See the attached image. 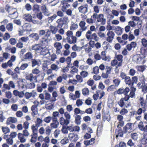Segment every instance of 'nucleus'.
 I'll use <instances>...</instances> for the list:
<instances>
[{
	"label": "nucleus",
	"mask_w": 147,
	"mask_h": 147,
	"mask_svg": "<svg viewBox=\"0 0 147 147\" xmlns=\"http://www.w3.org/2000/svg\"><path fill=\"white\" fill-rule=\"evenodd\" d=\"M68 137L70 140L72 142H76L78 139V135L76 134L69 133Z\"/></svg>",
	"instance_id": "13"
},
{
	"label": "nucleus",
	"mask_w": 147,
	"mask_h": 147,
	"mask_svg": "<svg viewBox=\"0 0 147 147\" xmlns=\"http://www.w3.org/2000/svg\"><path fill=\"white\" fill-rule=\"evenodd\" d=\"M6 28L8 31H11L13 28V24L12 23H9L7 24Z\"/></svg>",
	"instance_id": "53"
},
{
	"label": "nucleus",
	"mask_w": 147,
	"mask_h": 147,
	"mask_svg": "<svg viewBox=\"0 0 147 147\" xmlns=\"http://www.w3.org/2000/svg\"><path fill=\"white\" fill-rule=\"evenodd\" d=\"M17 121V119L16 118L14 117H10L8 118L7 121V124L8 125L10 123H15Z\"/></svg>",
	"instance_id": "27"
},
{
	"label": "nucleus",
	"mask_w": 147,
	"mask_h": 147,
	"mask_svg": "<svg viewBox=\"0 0 147 147\" xmlns=\"http://www.w3.org/2000/svg\"><path fill=\"white\" fill-rule=\"evenodd\" d=\"M107 41L110 43H111L115 37L114 32L112 31H108L107 33Z\"/></svg>",
	"instance_id": "6"
},
{
	"label": "nucleus",
	"mask_w": 147,
	"mask_h": 147,
	"mask_svg": "<svg viewBox=\"0 0 147 147\" xmlns=\"http://www.w3.org/2000/svg\"><path fill=\"white\" fill-rule=\"evenodd\" d=\"M51 68L52 70L55 71H57L59 69V67L55 64H52L51 65Z\"/></svg>",
	"instance_id": "50"
},
{
	"label": "nucleus",
	"mask_w": 147,
	"mask_h": 147,
	"mask_svg": "<svg viewBox=\"0 0 147 147\" xmlns=\"http://www.w3.org/2000/svg\"><path fill=\"white\" fill-rule=\"evenodd\" d=\"M123 56L121 55H117L115 57V58L119 62H122L123 60Z\"/></svg>",
	"instance_id": "61"
},
{
	"label": "nucleus",
	"mask_w": 147,
	"mask_h": 147,
	"mask_svg": "<svg viewBox=\"0 0 147 147\" xmlns=\"http://www.w3.org/2000/svg\"><path fill=\"white\" fill-rule=\"evenodd\" d=\"M78 9L80 12L83 14L86 13L88 12V5L81 6L78 8Z\"/></svg>",
	"instance_id": "17"
},
{
	"label": "nucleus",
	"mask_w": 147,
	"mask_h": 147,
	"mask_svg": "<svg viewBox=\"0 0 147 147\" xmlns=\"http://www.w3.org/2000/svg\"><path fill=\"white\" fill-rule=\"evenodd\" d=\"M40 7L37 4L34 5L33 7V11H39L40 10Z\"/></svg>",
	"instance_id": "58"
},
{
	"label": "nucleus",
	"mask_w": 147,
	"mask_h": 147,
	"mask_svg": "<svg viewBox=\"0 0 147 147\" xmlns=\"http://www.w3.org/2000/svg\"><path fill=\"white\" fill-rule=\"evenodd\" d=\"M53 105L51 103L45 105V107L48 110H50L53 108Z\"/></svg>",
	"instance_id": "55"
},
{
	"label": "nucleus",
	"mask_w": 147,
	"mask_h": 147,
	"mask_svg": "<svg viewBox=\"0 0 147 147\" xmlns=\"http://www.w3.org/2000/svg\"><path fill=\"white\" fill-rule=\"evenodd\" d=\"M120 80L118 78H116L113 80V82L114 84L117 87L120 83Z\"/></svg>",
	"instance_id": "41"
},
{
	"label": "nucleus",
	"mask_w": 147,
	"mask_h": 147,
	"mask_svg": "<svg viewBox=\"0 0 147 147\" xmlns=\"http://www.w3.org/2000/svg\"><path fill=\"white\" fill-rule=\"evenodd\" d=\"M81 118V116L78 115H76L75 117V122L77 125H79L80 124Z\"/></svg>",
	"instance_id": "36"
},
{
	"label": "nucleus",
	"mask_w": 147,
	"mask_h": 147,
	"mask_svg": "<svg viewBox=\"0 0 147 147\" xmlns=\"http://www.w3.org/2000/svg\"><path fill=\"white\" fill-rule=\"evenodd\" d=\"M131 136L134 141H135L138 139V135L136 133H132L131 135Z\"/></svg>",
	"instance_id": "54"
},
{
	"label": "nucleus",
	"mask_w": 147,
	"mask_h": 147,
	"mask_svg": "<svg viewBox=\"0 0 147 147\" xmlns=\"http://www.w3.org/2000/svg\"><path fill=\"white\" fill-rule=\"evenodd\" d=\"M32 66L34 67L36 65H39L40 64V60H37L35 59H32Z\"/></svg>",
	"instance_id": "30"
},
{
	"label": "nucleus",
	"mask_w": 147,
	"mask_h": 147,
	"mask_svg": "<svg viewBox=\"0 0 147 147\" xmlns=\"http://www.w3.org/2000/svg\"><path fill=\"white\" fill-rule=\"evenodd\" d=\"M37 95V93L34 92L33 91L31 92H26L25 93L24 95L26 98L27 99L30 98L31 97H32L34 98Z\"/></svg>",
	"instance_id": "16"
},
{
	"label": "nucleus",
	"mask_w": 147,
	"mask_h": 147,
	"mask_svg": "<svg viewBox=\"0 0 147 147\" xmlns=\"http://www.w3.org/2000/svg\"><path fill=\"white\" fill-rule=\"evenodd\" d=\"M40 8L42 13L45 16H49V15L50 13L48 9L47 8L45 5H42Z\"/></svg>",
	"instance_id": "15"
},
{
	"label": "nucleus",
	"mask_w": 147,
	"mask_h": 147,
	"mask_svg": "<svg viewBox=\"0 0 147 147\" xmlns=\"http://www.w3.org/2000/svg\"><path fill=\"white\" fill-rule=\"evenodd\" d=\"M129 89L128 87H126L125 89L120 88L117 91V93L119 94H123L125 95L127 94L129 91Z\"/></svg>",
	"instance_id": "10"
},
{
	"label": "nucleus",
	"mask_w": 147,
	"mask_h": 147,
	"mask_svg": "<svg viewBox=\"0 0 147 147\" xmlns=\"http://www.w3.org/2000/svg\"><path fill=\"white\" fill-rule=\"evenodd\" d=\"M78 27V25L74 23L73 22H71L70 29L71 30H74L77 28Z\"/></svg>",
	"instance_id": "37"
},
{
	"label": "nucleus",
	"mask_w": 147,
	"mask_h": 147,
	"mask_svg": "<svg viewBox=\"0 0 147 147\" xmlns=\"http://www.w3.org/2000/svg\"><path fill=\"white\" fill-rule=\"evenodd\" d=\"M42 120L39 118H38L36 119V122L35 125L38 127H39L42 124Z\"/></svg>",
	"instance_id": "47"
},
{
	"label": "nucleus",
	"mask_w": 147,
	"mask_h": 147,
	"mask_svg": "<svg viewBox=\"0 0 147 147\" xmlns=\"http://www.w3.org/2000/svg\"><path fill=\"white\" fill-rule=\"evenodd\" d=\"M28 65L27 63H23L20 66V69L21 70H24L28 67Z\"/></svg>",
	"instance_id": "51"
},
{
	"label": "nucleus",
	"mask_w": 147,
	"mask_h": 147,
	"mask_svg": "<svg viewBox=\"0 0 147 147\" xmlns=\"http://www.w3.org/2000/svg\"><path fill=\"white\" fill-rule=\"evenodd\" d=\"M36 78L37 77L36 76H34L32 74H27L26 76V79L30 81H34V82H36Z\"/></svg>",
	"instance_id": "14"
},
{
	"label": "nucleus",
	"mask_w": 147,
	"mask_h": 147,
	"mask_svg": "<svg viewBox=\"0 0 147 147\" xmlns=\"http://www.w3.org/2000/svg\"><path fill=\"white\" fill-rule=\"evenodd\" d=\"M59 26L58 25L57 26L51 25L49 27V29H47V32L45 37L42 38L41 41L43 43L45 44L48 43L50 41V40L49 37L51 35V33L53 34H56L58 30V27Z\"/></svg>",
	"instance_id": "1"
},
{
	"label": "nucleus",
	"mask_w": 147,
	"mask_h": 147,
	"mask_svg": "<svg viewBox=\"0 0 147 147\" xmlns=\"http://www.w3.org/2000/svg\"><path fill=\"white\" fill-rule=\"evenodd\" d=\"M52 120L53 122L51 123L50 125L51 127L53 128H57L58 127L59 124L58 120H57L56 119H52Z\"/></svg>",
	"instance_id": "20"
},
{
	"label": "nucleus",
	"mask_w": 147,
	"mask_h": 147,
	"mask_svg": "<svg viewBox=\"0 0 147 147\" xmlns=\"http://www.w3.org/2000/svg\"><path fill=\"white\" fill-rule=\"evenodd\" d=\"M59 115V112L58 111H54L53 112L52 114L53 116L52 117V119H56L57 120H58L57 117H58Z\"/></svg>",
	"instance_id": "43"
},
{
	"label": "nucleus",
	"mask_w": 147,
	"mask_h": 147,
	"mask_svg": "<svg viewBox=\"0 0 147 147\" xmlns=\"http://www.w3.org/2000/svg\"><path fill=\"white\" fill-rule=\"evenodd\" d=\"M59 122L60 124L62 125H67L69 123L68 121L63 117L60 118Z\"/></svg>",
	"instance_id": "26"
},
{
	"label": "nucleus",
	"mask_w": 147,
	"mask_h": 147,
	"mask_svg": "<svg viewBox=\"0 0 147 147\" xmlns=\"http://www.w3.org/2000/svg\"><path fill=\"white\" fill-rule=\"evenodd\" d=\"M68 129L67 127L63 126L61 129L62 132L64 134H67L68 133Z\"/></svg>",
	"instance_id": "63"
},
{
	"label": "nucleus",
	"mask_w": 147,
	"mask_h": 147,
	"mask_svg": "<svg viewBox=\"0 0 147 147\" xmlns=\"http://www.w3.org/2000/svg\"><path fill=\"white\" fill-rule=\"evenodd\" d=\"M23 17L24 19L26 21L31 22L32 17L30 14H24L23 15Z\"/></svg>",
	"instance_id": "21"
},
{
	"label": "nucleus",
	"mask_w": 147,
	"mask_h": 147,
	"mask_svg": "<svg viewBox=\"0 0 147 147\" xmlns=\"http://www.w3.org/2000/svg\"><path fill=\"white\" fill-rule=\"evenodd\" d=\"M33 57V55L31 53L28 52L25 54L24 57V59H32Z\"/></svg>",
	"instance_id": "28"
},
{
	"label": "nucleus",
	"mask_w": 147,
	"mask_h": 147,
	"mask_svg": "<svg viewBox=\"0 0 147 147\" xmlns=\"http://www.w3.org/2000/svg\"><path fill=\"white\" fill-rule=\"evenodd\" d=\"M83 94L84 96L88 95L89 93V91L87 88H84L82 90Z\"/></svg>",
	"instance_id": "45"
},
{
	"label": "nucleus",
	"mask_w": 147,
	"mask_h": 147,
	"mask_svg": "<svg viewBox=\"0 0 147 147\" xmlns=\"http://www.w3.org/2000/svg\"><path fill=\"white\" fill-rule=\"evenodd\" d=\"M142 86V91L145 93L147 92V84H145L144 82Z\"/></svg>",
	"instance_id": "48"
},
{
	"label": "nucleus",
	"mask_w": 147,
	"mask_h": 147,
	"mask_svg": "<svg viewBox=\"0 0 147 147\" xmlns=\"http://www.w3.org/2000/svg\"><path fill=\"white\" fill-rule=\"evenodd\" d=\"M44 95L45 99V100H49L50 99L51 95L48 92H45L44 93Z\"/></svg>",
	"instance_id": "52"
},
{
	"label": "nucleus",
	"mask_w": 147,
	"mask_h": 147,
	"mask_svg": "<svg viewBox=\"0 0 147 147\" xmlns=\"http://www.w3.org/2000/svg\"><path fill=\"white\" fill-rule=\"evenodd\" d=\"M136 45V43L135 42H131L130 44H128L127 45V49L128 51H130L132 50V48H135Z\"/></svg>",
	"instance_id": "22"
},
{
	"label": "nucleus",
	"mask_w": 147,
	"mask_h": 147,
	"mask_svg": "<svg viewBox=\"0 0 147 147\" xmlns=\"http://www.w3.org/2000/svg\"><path fill=\"white\" fill-rule=\"evenodd\" d=\"M32 49L38 52H40V54L45 56L47 55L50 56L51 53L49 50L46 47H43L41 44H35L32 47Z\"/></svg>",
	"instance_id": "2"
},
{
	"label": "nucleus",
	"mask_w": 147,
	"mask_h": 147,
	"mask_svg": "<svg viewBox=\"0 0 147 147\" xmlns=\"http://www.w3.org/2000/svg\"><path fill=\"white\" fill-rule=\"evenodd\" d=\"M77 38L74 36L67 40V42L70 44H75L77 42Z\"/></svg>",
	"instance_id": "24"
},
{
	"label": "nucleus",
	"mask_w": 147,
	"mask_h": 147,
	"mask_svg": "<svg viewBox=\"0 0 147 147\" xmlns=\"http://www.w3.org/2000/svg\"><path fill=\"white\" fill-rule=\"evenodd\" d=\"M145 56L142 54H136L134 55L132 58V60L134 62L138 63H143L142 61Z\"/></svg>",
	"instance_id": "4"
},
{
	"label": "nucleus",
	"mask_w": 147,
	"mask_h": 147,
	"mask_svg": "<svg viewBox=\"0 0 147 147\" xmlns=\"http://www.w3.org/2000/svg\"><path fill=\"white\" fill-rule=\"evenodd\" d=\"M138 127L141 130L144 131H147V123L145 122L143 123L142 122H140L138 124Z\"/></svg>",
	"instance_id": "12"
},
{
	"label": "nucleus",
	"mask_w": 147,
	"mask_h": 147,
	"mask_svg": "<svg viewBox=\"0 0 147 147\" xmlns=\"http://www.w3.org/2000/svg\"><path fill=\"white\" fill-rule=\"evenodd\" d=\"M66 35L67 36L66 39L67 40L74 36L73 32L71 30H68L66 32Z\"/></svg>",
	"instance_id": "35"
},
{
	"label": "nucleus",
	"mask_w": 147,
	"mask_h": 147,
	"mask_svg": "<svg viewBox=\"0 0 147 147\" xmlns=\"http://www.w3.org/2000/svg\"><path fill=\"white\" fill-rule=\"evenodd\" d=\"M86 36L88 40H93L96 41H98L99 39L96 33L92 34V32L90 31H88L87 32Z\"/></svg>",
	"instance_id": "5"
},
{
	"label": "nucleus",
	"mask_w": 147,
	"mask_h": 147,
	"mask_svg": "<svg viewBox=\"0 0 147 147\" xmlns=\"http://www.w3.org/2000/svg\"><path fill=\"white\" fill-rule=\"evenodd\" d=\"M69 20L68 18L66 16L64 18H61L57 20L56 21L59 26L62 27L63 25L65 24V27L66 28L68 27V26L67 24L69 22Z\"/></svg>",
	"instance_id": "3"
},
{
	"label": "nucleus",
	"mask_w": 147,
	"mask_h": 147,
	"mask_svg": "<svg viewBox=\"0 0 147 147\" xmlns=\"http://www.w3.org/2000/svg\"><path fill=\"white\" fill-rule=\"evenodd\" d=\"M55 39H56V40L58 41H59L62 39V36L59 34H55Z\"/></svg>",
	"instance_id": "57"
},
{
	"label": "nucleus",
	"mask_w": 147,
	"mask_h": 147,
	"mask_svg": "<svg viewBox=\"0 0 147 147\" xmlns=\"http://www.w3.org/2000/svg\"><path fill=\"white\" fill-rule=\"evenodd\" d=\"M37 136L38 135H33V134H32L31 135V138L30 140V142L32 143L35 142L36 141Z\"/></svg>",
	"instance_id": "46"
},
{
	"label": "nucleus",
	"mask_w": 147,
	"mask_h": 147,
	"mask_svg": "<svg viewBox=\"0 0 147 147\" xmlns=\"http://www.w3.org/2000/svg\"><path fill=\"white\" fill-rule=\"evenodd\" d=\"M57 96L58 94L57 92L56 91H54L52 93V96L54 98L51 100L50 101L51 102H53L56 101L57 99L55 98L57 97Z\"/></svg>",
	"instance_id": "49"
},
{
	"label": "nucleus",
	"mask_w": 147,
	"mask_h": 147,
	"mask_svg": "<svg viewBox=\"0 0 147 147\" xmlns=\"http://www.w3.org/2000/svg\"><path fill=\"white\" fill-rule=\"evenodd\" d=\"M141 54L146 57L147 55V47H142L140 49Z\"/></svg>",
	"instance_id": "29"
},
{
	"label": "nucleus",
	"mask_w": 147,
	"mask_h": 147,
	"mask_svg": "<svg viewBox=\"0 0 147 147\" xmlns=\"http://www.w3.org/2000/svg\"><path fill=\"white\" fill-rule=\"evenodd\" d=\"M123 29L119 26H117L115 28L116 33L118 35H121L123 31Z\"/></svg>",
	"instance_id": "25"
},
{
	"label": "nucleus",
	"mask_w": 147,
	"mask_h": 147,
	"mask_svg": "<svg viewBox=\"0 0 147 147\" xmlns=\"http://www.w3.org/2000/svg\"><path fill=\"white\" fill-rule=\"evenodd\" d=\"M35 86V84L33 82L29 83L27 84L26 87L27 88L31 89L34 88Z\"/></svg>",
	"instance_id": "40"
},
{
	"label": "nucleus",
	"mask_w": 147,
	"mask_h": 147,
	"mask_svg": "<svg viewBox=\"0 0 147 147\" xmlns=\"http://www.w3.org/2000/svg\"><path fill=\"white\" fill-rule=\"evenodd\" d=\"M54 47L56 49V53L57 55L61 53V49L62 48L61 44L58 42H56L54 44Z\"/></svg>",
	"instance_id": "8"
},
{
	"label": "nucleus",
	"mask_w": 147,
	"mask_h": 147,
	"mask_svg": "<svg viewBox=\"0 0 147 147\" xmlns=\"http://www.w3.org/2000/svg\"><path fill=\"white\" fill-rule=\"evenodd\" d=\"M141 143L143 144H147V134H144L141 140Z\"/></svg>",
	"instance_id": "32"
},
{
	"label": "nucleus",
	"mask_w": 147,
	"mask_h": 147,
	"mask_svg": "<svg viewBox=\"0 0 147 147\" xmlns=\"http://www.w3.org/2000/svg\"><path fill=\"white\" fill-rule=\"evenodd\" d=\"M64 114L65 117L66 118L65 119L69 123L70 120L71 119V116L70 114L67 111H66Z\"/></svg>",
	"instance_id": "39"
},
{
	"label": "nucleus",
	"mask_w": 147,
	"mask_h": 147,
	"mask_svg": "<svg viewBox=\"0 0 147 147\" xmlns=\"http://www.w3.org/2000/svg\"><path fill=\"white\" fill-rule=\"evenodd\" d=\"M124 82L126 84H127L129 85L132 86V81H131V79L128 76L126 77V78L124 80Z\"/></svg>",
	"instance_id": "34"
},
{
	"label": "nucleus",
	"mask_w": 147,
	"mask_h": 147,
	"mask_svg": "<svg viewBox=\"0 0 147 147\" xmlns=\"http://www.w3.org/2000/svg\"><path fill=\"white\" fill-rule=\"evenodd\" d=\"M144 34L147 36V25L144 26L142 29Z\"/></svg>",
	"instance_id": "64"
},
{
	"label": "nucleus",
	"mask_w": 147,
	"mask_h": 147,
	"mask_svg": "<svg viewBox=\"0 0 147 147\" xmlns=\"http://www.w3.org/2000/svg\"><path fill=\"white\" fill-rule=\"evenodd\" d=\"M35 124H33L31 126V129L32 131V134L33 135H38V127Z\"/></svg>",
	"instance_id": "18"
},
{
	"label": "nucleus",
	"mask_w": 147,
	"mask_h": 147,
	"mask_svg": "<svg viewBox=\"0 0 147 147\" xmlns=\"http://www.w3.org/2000/svg\"><path fill=\"white\" fill-rule=\"evenodd\" d=\"M96 22H101V24L102 25H104L106 23V19L104 18V15L102 14H98V16Z\"/></svg>",
	"instance_id": "11"
},
{
	"label": "nucleus",
	"mask_w": 147,
	"mask_h": 147,
	"mask_svg": "<svg viewBox=\"0 0 147 147\" xmlns=\"http://www.w3.org/2000/svg\"><path fill=\"white\" fill-rule=\"evenodd\" d=\"M140 17H143L144 18L147 19V9H145L144 10Z\"/></svg>",
	"instance_id": "60"
},
{
	"label": "nucleus",
	"mask_w": 147,
	"mask_h": 147,
	"mask_svg": "<svg viewBox=\"0 0 147 147\" xmlns=\"http://www.w3.org/2000/svg\"><path fill=\"white\" fill-rule=\"evenodd\" d=\"M99 69L97 66H96L93 67L92 71L94 74H97L99 73Z\"/></svg>",
	"instance_id": "59"
},
{
	"label": "nucleus",
	"mask_w": 147,
	"mask_h": 147,
	"mask_svg": "<svg viewBox=\"0 0 147 147\" xmlns=\"http://www.w3.org/2000/svg\"><path fill=\"white\" fill-rule=\"evenodd\" d=\"M57 17V15L54 14L53 16L48 18V22L49 23H51Z\"/></svg>",
	"instance_id": "42"
},
{
	"label": "nucleus",
	"mask_w": 147,
	"mask_h": 147,
	"mask_svg": "<svg viewBox=\"0 0 147 147\" xmlns=\"http://www.w3.org/2000/svg\"><path fill=\"white\" fill-rule=\"evenodd\" d=\"M13 94L16 96H18L20 98H22L24 95V91H18L17 90H15L13 91Z\"/></svg>",
	"instance_id": "19"
},
{
	"label": "nucleus",
	"mask_w": 147,
	"mask_h": 147,
	"mask_svg": "<svg viewBox=\"0 0 147 147\" xmlns=\"http://www.w3.org/2000/svg\"><path fill=\"white\" fill-rule=\"evenodd\" d=\"M2 129L3 132L4 134H6L10 131L9 128L7 127H2Z\"/></svg>",
	"instance_id": "44"
},
{
	"label": "nucleus",
	"mask_w": 147,
	"mask_h": 147,
	"mask_svg": "<svg viewBox=\"0 0 147 147\" xmlns=\"http://www.w3.org/2000/svg\"><path fill=\"white\" fill-rule=\"evenodd\" d=\"M68 142V139L66 138H65L61 140L60 142L61 144L64 145L67 143Z\"/></svg>",
	"instance_id": "62"
},
{
	"label": "nucleus",
	"mask_w": 147,
	"mask_h": 147,
	"mask_svg": "<svg viewBox=\"0 0 147 147\" xmlns=\"http://www.w3.org/2000/svg\"><path fill=\"white\" fill-rule=\"evenodd\" d=\"M132 123H127L123 127V131L124 133L126 134L130 133L132 130Z\"/></svg>",
	"instance_id": "7"
},
{
	"label": "nucleus",
	"mask_w": 147,
	"mask_h": 147,
	"mask_svg": "<svg viewBox=\"0 0 147 147\" xmlns=\"http://www.w3.org/2000/svg\"><path fill=\"white\" fill-rule=\"evenodd\" d=\"M98 16V15L96 13H93V15L91 16L93 20H94V23L96 22V20Z\"/></svg>",
	"instance_id": "56"
},
{
	"label": "nucleus",
	"mask_w": 147,
	"mask_h": 147,
	"mask_svg": "<svg viewBox=\"0 0 147 147\" xmlns=\"http://www.w3.org/2000/svg\"><path fill=\"white\" fill-rule=\"evenodd\" d=\"M85 24L86 23L84 21H81L80 23L79 26L81 27L82 31H85L87 28L85 26Z\"/></svg>",
	"instance_id": "33"
},
{
	"label": "nucleus",
	"mask_w": 147,
	"mask_h": 147,
	"mask_svg": "<svg viewBox=\"0 0 147 147\" xmlns=\"http://www.w3.org/2000/svg\"><path fill=\"white\" fill-rule=\"evenodd\" d=\"M8 16L12 19L17 18L18 16V13L17 11H14V13L12 14H8Z\"/></svg>",
	"instance_id": "31"
},
{
	"label": "nucleus",
	"mask_w": 147,
	"mask_h": 147,
	"mask_svg": "<svg viewBox=\"0 0 147 147\" xmlns=\"http://www.w3.org/2000/svg\"><path fill=\"white\" fill-rule=\"evenodd\" d=\"M18 138L20 140V142L22 143H24L26 142V138H25L22 134L19 133L18 135Z\"/></svg>",
	"instance_id": "23"
},
{
	"label": "nucleus",
	"mask_w": 147,
	"mask_h": 147,
	"mask_svg": "<svg viewBox=\"0 0 147 147\" xmlns=\"http://www.w3.org/2000/svg\"><path fill=\"white\" fill-rule=\"evenodd\" d=\"M30 36L36 40H38L39 39V35L37 33L32 34L30 35Z\"/></svg>",
	"instance_id": "38"
},
{
	"label": "nucleus",
	"mask_w": 147,
	"mask_h": 147,
	"mask_svg": "<svg viewBox=\"0 0 147 147\" xmlns=\"http://www.w3.org/2000/svg\"><path fill=\"white\" fill-rule=\"evenodd\" d=\"M139 100L141 107L144 109L143 112H144L147 110V101L144 100L142 97H140Z\"/></svg>",
	"instance_id": "9"
}]
</instances>
